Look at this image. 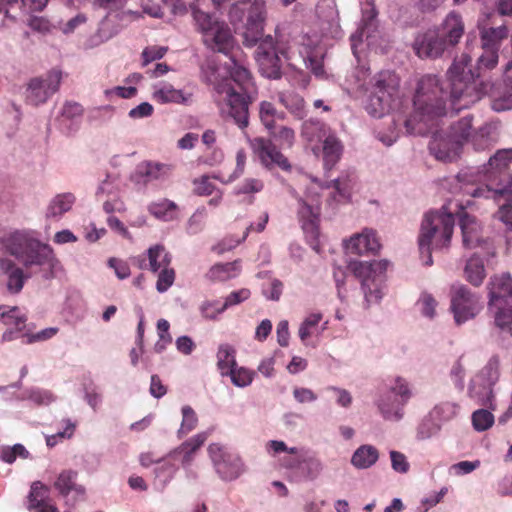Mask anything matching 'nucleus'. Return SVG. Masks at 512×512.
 <instances>
[{
	"label": "nucleus",
	"mask_w": 512,
	"mask_h": 512,
	"mask_svg": "<svg viewBox=\"0 0 512 512\" xmlns=\"http://www.w3.org/2000/svg\"><path fill=\"white\" fill-rule=\"evenodd\" d=\"M448 93L440 86L435 75H424L418 82L414 96V114L404 121L409 134L431 133L429 150L437 160L450 162L456 158L461 146L449 133L444 136L437 129L438 118L446 115Z\"/></svg>",
	"instance_id": "1"
},
{
	"label": "nucleus",
	"mask_w": 512,
	"mask_h": 512,
	"mask_svg": "<svg viewBox=\"0 0 512 512\" xmlns=\"http://www.w3.org/2000/svg\"><path fill=\"white\" fill-rule=\"evenodd\" d=\"M226 75L213 59H207L201 67L202 78L213 86L215 101L224 118H230L239 128L249 124V105L254 101L256 87L250 71L235 56L226 64Z\"/></svg>",
	"instance_id": "2"
},
{
	"label": "nucleus",
	"mask_w": 512,
	"mask_h": 512,
	"mask_svg": "<svg viewBox=\"0 0 512 512\" xmlns=\"http://www.w3.org/2000/svg\"><path fill=\"white\" fill-rule=\"evenodd\" d=\"M469 60L467 55H462L453 61L447 71L450 82L449 102L451 108L455 111L469 108L483 96L489 95L494 111L501 112L512 109V89L500 94L495 85L490 82L478 84L474 81V73L471 70L464 74Z\"/></svg>",
	"instance_id": "3"
},
{
	"label": "nucleus",
	"mask_w": 512,
	"mask_h": 512,
	"mask_svg": "<svg viewBox=\"0 0 512 512\" xmlns=\"http://www.w3.org/2000/svg\"><path fill=\"white\" fill-rule=\"evenodd\" d=\"M0 250L14 256L26 270L47 266L46 279L63 271L53 249L24 230H15L0 237Z\"/></svg>",
	"instance_id": "4"
},
{
	"label": "nucleus",
	"mask_w": 512,
	"mask_h": 512,
	"mask_svg": "<svg viewBox=\"0 0 512 512\" xmlns=\"http://www.w3.org/2000/svg\"><path fill=\"white\" fill-rule=\"evenodd\" d=\"M400 101V78L390 70L375 74L370 80V95L366 104L369 115L381 118L389 114Z\"/></svg>",
	"instance_id": "5"
},
{
	"label": "nucleus",
	"mask_w": 512,
	"mask_h": 512,
	"mask_svg": "<svg viewBox=\"0 0 512 512\" xmlns=\"http://www.w3.org/2000/svg\"><path fill=\"white\" fill-rule=\"evenodd\" d=\"M193 19L207 48L225 55L230 54L234 47V38L225 22L198 8L193 9Z\"/></svg>",
	"instance_id": "6"
},
{
	"label": "nucleus",
	"mask_w": 512,
	"mask_h": 512,
	"mask_svg": "<svg viewBox=\"0 0 512 512\" xmlns=\"http://www.w3.org/2000/svg\"><path fill=\"white\" fill-rule=\"evenodd\" d=\"M389 261L379 260L372 262L352 261L349 269L355 277L361 280V288L367 305L375 304L382 298V275L387 270Z\"/></svg>",
	"instance_id": "7"
},
{
	"label": "nucleus",
	"mask_w": 512,
	"mask_h": 512,
	"mask_svg": "<svg viewBox=\"0 0 512 512\" xmlns=\"http://www.w3.org/2000/svg\"><path fill=\"white\" fill-rule=\"evenodd\" d=\"M500 360L492 356L487 364L471 379L468 395L479 405L494 409L493 388L500 376Z\"/></svg>",
	"instance_id": "8"
},
{
	"label": "nucleus",
	"mask_w": 512,
	"mask_h": 512,
	"mask_svg": "<svg viewBox=\"0 0 512 512\" xmlns=\"http://www.w3.org/2000/svg\"><path fill=\"white\" fill-rule=\"evenodd\" d=\"M410 397L408 382L402 377H396L388 390L379 396L376 406L384 420L398 422L404 416V406Z\"/></svg>",
	"instance_id": "9"
},
{
	"label": "nucleus",
	"mask_w": 512,
	"mask_h": 512,
	"mask_svg": "<svg viewBox=\"0 0 512 512\" xmlns=\"http://www.w3.org/2000/svg\"><path fill=\"white\" fill-rule=\"evenodd\" d=\"M481 298L463 284L451 288V311L457 325L475 318L482 309Z\"/></svg>",
	"instance_id": "10"
},
{
	"label": "nucleus",
	"mask_w": 512,
	"mask_h": 512,
	"mask_svg": "<svg viewBox=\"0 0 512 512\" xmlns=\"http://www.w3.org/2000/svg\"><path fill=\"white\" fill-rule=\"evenodd\" d=\"M453 235V226H423L418 239L420 257L423 265L431 266L432 248L447 247Z\"/></svg>",
	"instance_id": "11"
},
{
	"label": "nucleus",
	"mask_w": 512,
	"mask_h": 512,
	"mask_svg": "<svg viewBox=\"0 0 512 512\" xmlns=\"http://www.w3.org/2000/svg\"><path fill=\"white\" fill-rule=\"evenodd\" d=\"M62 73L53 69L45 77H36L29 81L26 89V103L38 106L45 103L60 87Z\"/></svg>",
	"instance_id": "12"
},
{
	"label": "nucleus",
	"mask_w": 512,
	"mask_h": 512,
	"mask_svg": "<svg viewBox=\"0 0 512 512\" xmlns=\"http://www.w3.org/2000/svg\"><path fill=\"white\" fill-rule=\"evenodd\" d=\"M251 147L265 168L269 170L279 168L285 172L291 171L292 166L288 158L271 139L256 137L251 141Z\"/></svg>",
	"instance_id": "13"
},
{
	"label": "nucleus",
	"mask_w": 512,
	"mask_h": 512,
	"mask_svg": "<svg viewBox=\"0 0 512 512\" xmlns=\"http://www.w3.org/2000/svg\"><path fill=\"white\" fill-rule=\"evenodd\" d=\"M413 48L416 55L422 59L439 58L445 51L450 49L436 29L428 30L418 35L414 41Z\"/></svg>",
	"instance_id": "14"
},
{
	"label": "nucleus",
	"mask_w": 512,
	"mask_h": 512,
	"mask_svg": "<svg viewBox=\"0 0 512 512\" xmlns=\"http://www.w3.org/2000/svg\"><path fill=\"white\" fill-rule=\"evenodd\" d=\"M436 31L439 32L450 49L454 48L460 42L465 32L462 16L454 11L450 12Z\"/></svg>",
	"instance_id": "15"
},
{
	"label": "nucleus",
	"mask_w": 512,
	"mask_h": 512,
	"mask_svg": "<svg viewBox=\"0 0 512 512\" xmlns=\"http://www.w3.org/2000/svg\"><path fill=\"white\" fill-rule=\"evenodd\" d=\"M489 306L512 301V276L509 273L494 275L488 283Z\"/></svg>",
	"instance_id": "16"
},
{
	"label": "nucleus",
	"mask_w": 512,
	"mask_h": 512,
	"mask_svg": "<svg viewBox=\"0 0 512 512\" xmlns=\"http://www.w3.org/2000/svg\"><path fill=\"white\" fill-rule=\"evenodd\" d=\"M377 15L378 12L375 8L373 0H365V2L362 3L361 25L356 33L352 34L350 37L351 48L354 53L357 43L361 42L363 37L368 39L371 36V32L376 29Z\"/></svg>",
	"instance_id": "17"
},
{
	"label": "nucleus",
	"mask_w": 512,
	"mask_h": 512,
	"mask_svg": "<svg viewBox=\"0 0 512 512\" xmlns=\"http://www.w3.org/2000/svg\"><path fill=\"white\" fill-rule=\"evenodd\" d=\"M471 224L469 216L463 207H458L455 213L451 212L448 205L440 210H430L424 216L422 224Z\"/></svg>",
	"instance_id": "18"
},
{
	"label": "nucleus",
	"mask_w": 512,
	"mask_h": 512,
	"mask_svg": "<svg viewBox=\"0 0 512 512\" xmlns=\"http://www.w3.org/2000/svg\"><path fill=\"white\" fill-rule=\"evenodd\" d=\"M345 246L350 253L363 254L365 252L378 251L381 244L376 237L375 231L370 228H365L361 234H356L345 241Z\"/></svg>",
	"instance_id": "19"
},
{
	"label": "nucleus",
	"mask_w": 512,
	"mask_h": 512,
	"mask_svg": "<svg viewBox=\"0 0 512 512\" xmlns=\"http://www.w3.org/2000/svg\"><path fill=\"white\" fill-rule=\"evenodd\" d=\"M0 272L7 277L6 287L11 294H18L23 289L25 280L29 278L23 268L8 258H0Z\"/></svg>",
	"instance_id": "20"
},
{
	"label": "nucleus",
	"mask_w": 512,
	"mask_h": 512,
	"mask_svg": "<svg viewBox=\"0 0 512 512\" xmlns=\"http://www.w3.org/2000/svg\"><path fill=\"white\" fill-rule=\"evenodd\" d=\"M286 466L288 468L298 467L304 478L308 481L316 480L324 469V464L321 459L315 454L309 453L300 455L296 461H287Z\"/></svg>",
	"instance_id": "21"
},
{
	"label": "nucleus",
	"mask_w": 512,
	"mask_h": 512,
	"mask_svg": "<svg viewBox=\"0 0 512 512\" xmlns=\"http://www.w3.org/2000/svg\"><path fill=\"white\" fill-rule=\"evenodd\" d=\"M152 99L159 104L175 103L188 104L191 102L192 94L175 89L169 83H160L154 86Z\"/></svg>",
	"instance_id": "22"
},
{
	"label": "nucleus",
	"mask_w": 512,
	"mask_h": 512,
	"mask_svg": "<svg viewBox=\"0 0 512 512\" xmlns=\"http://www.w3.org/2000/svg\"><path fill=\"white\" fill-rule=\"evenodd\" d=\"M355 178L350 172L342 173L337 179L331 181L327 188H332L330 193L329 205L335 203H346L351 198L352 189L354 187Z\"/></svg>",
	"instance_id": "23"
},
{
	"label": "nucleus",
	"mask_w": 512,
	"mask_h": 512,
	"mask_svg": "<svg viewBox=\"0 0 512 512\" xmlns=\"http://www.w3.org/2000/svg\"><path fill=\"white\" fill-rule=\"evenodd\" d=\"M216 471L226 481L235 480L244 471V464L238 455L227 454L216 462Z\"/></svg>",
	"instance_id": "24"
},
{
	"label": "nucleus",
	"mask_w": 512,
	"mask_h": 512,
	"mask_svg": "<svg viewBox=\"0 0 512 512\" xmlns=\"http://www.w3.org/2000/svg\"><path fill=\"white\" fill-rule=\"evenodd\" d=\"M342 152L343 145L341 141L334 134L328 133L323 140L322 146L324 168L326 170L333 169L340 160Z\"/></svg>",
	"instance_id": "25"
},
{
	"label": "nucleus",
	"mask_w": 512,
	"mask_h": 512,
	"mask_svg": "<svg viewBox=\"0 0 512 512\" xmlns=\"http://www.w3.org/2000/svg\"><path fill=\"white\" fill-rule=\"evenodd\" d=\"M463 55H467L469 59H471V57L468 54L463 53ZM461 56L462 54L459 57H457V59H459ZM455 60L456 58L454 59V61ZM470 63L471 60H469V62L467 63V66L465 67L464 70V74L471 70L474 73V81H476L478 84L480 82H484L483 80L480 79L481 72L486 70H492L493 68L496 67L498 63V51L483 49L482 55L478 58L477 67L475 69H472Z\"/></svg>",
	"instance_id": "26"
},
{
	"label": "nucleus",
	"mask_w": 512,
	"mask_h": 512,
	"mask_svg": "<svg viewBox=\"0 0 512 512\" xmlns=\"http://www.w3.org/2000/svg\"><path fill=\"white\" fill-rule=\"evenodd\" d=\"M151 215L155 217L156 220L162 222H171L179 220V208L178 206L167 199H163L159 202H154L149 205L148 208Z\"/></svg>",
	"instance_id": "27"
},
{
	"label": "nucleus",
	"mask_w": 512,
	"mask_h": 512,
	"mask_svg": "<svg viewBox=\"0 0 512 512\" xmlns=\"http://www.w3.org/2000/svg\"><path fill=\"white\" fill-rule=\"evenodd\" d=\"M379 459L378 450L368 444L358 447L351 457V464L357 469H368Z\"/></svg>",
	"instance_id": "28"
},
{
	"label": "nucleus",
	"mask_w": 512,
	"mask_h": 512,
	"mask_svg": "<svg viewBox=\"0 0 512 512\" xmlns=\"http://www.w3.org/2000/svg\"><path fill=\"white\" fill-rule=\"evenodd\" d=\"M76 478L77 472L72 470L63 471L59 474L54 486L62 496H68L71 492L82 496L85 493V489L76 483Z\"/></svg>",
	"instance_id": "29"
},
{
	"label": "nucleus",
	"mask_w": 512,
	"mask_h": 512,
	"mask_svg": "<svg viewBox=\"0 0 512 512\" xmlns=\"http://www.w3.org/2000/svg\"><path fill=\"white\" fill-rule=\"evenodd\" d=\"M261 73L270 79L281 77V59L278 53H262V56H255Z\"/></svg>",
	"instance_id": "30"
},
{
	"label": "nucleus",
	"mask_w": 512,
	"mask_h": 512,
	"mask_svg": "<svg viewBox=\"0 0 512 512\" xmlns=\"http://www.w3.org/2000/svg\"><path fill=\"white\" fill-rule=\"evenodd\" d=\"M472 120L473 117L471 115H466L450 125L449 135L461 147L465 142L470 141L472 137L474 131Z\"/></svg>",
	"instance_id": "31"
},
{
	"label": "nucleus",
	"mask_w": 512,
	"mask_h": 512,
	"mask_svg": "<svg viewBox=\"0 0 512 512\" xmlns=\"http://www.w3.org/2000/svg\"><path fill=\"white\" fill-rule=\"evenodd\" d=\"M75 196L72 193H62L56 195L50 202L47 209V217L57 221V217L69 211L75 202Z\"/></svg>",
	"instance_id": "32"
},
{
	"label": "nucleus",
	"mask_w": 512,
	"mask_h": 512,
	"mask_svg": "<svg viewBox=\"0 0 512 512\" xmlns=\"http://www.w3.org/2000/svg\"><path fill=\"white\" fill-rule=\"evenodd\" d=\"M0 320L4 325L22 331L26 327V316L18 307L0 306Z\"/></svg>",
	"instance_id": "33"
},
{
	"label": "nucleus",
	"mask_w": 512,
	"mask_h": 512,
	"mask_svg": "<svg viewBox=\"0 0 512 512\" xmlns=\"http://www.w3.org/2000/svg\"><path fill=\"white\" fill-rule=\"evenodd\" d=\"M508 31L504 25L491 27L481 31L482 49L499 50L500 41L507 37Z\"/></svg>",
	"instance_id": "34"
},
{
	"label": "nucleus",
	"mask_w": 512,
	"mask_h": 512,
	"mask_svg": "<svg viewBox=\"0 0 512 512\" xmlns=\"http://www.w3.org/2000/svg\"><path fill=\"white\" fill-rule=\"evenodd\" d=\"M465 278L474 286H480L486 276L484 263L481 258L471 257L464 269Z\"/></svg>",
	"instance_id": "35"
},
{
	"label": "nucleus",
	"mask_w": 512,
	"mask_h": 512,
	"mask_svg": "<svg viewBox=\"0 0 512 512\" xmlns=\"http://www.w3.org/2000/svg\"><path fill=\"white\" fill-rule=\"evenodd\" d=\"M208 438V432H201L182 443L176 450L183 454L182 464L189 465L193 459V454L205 443Z\"/></svg>",
	"instance_id": "36"
},
{
	"label": "nucleus",
	"mask_w": 512,
	"mask_h": 512,
	"mask_svg": "<svg viewBox=\"0 0 512 512\" xmlns=\"http://www.w3.org/2000/svg\"><path fill=\"white\" fill-rule=\"evenodd\" d=\"M279 101L297 119H303L305 117V101L299 94L280 93Z\"/></svg>",
	"instance_id": "37"
},
{
	"label": "nucleus",
	"mask_w": 512,
	"mask_h": 512,
	"mask_svg": "<svg viewBox=\"0 0 512 512\" xmlns=\"http://www.w3.org/2000/svg\"><path fill=\"white\" fill-rule=\"evenodd\" d=\"M495 308L494 322L495 325L503 332L512 335V304L504 303L489 306Z\"/></svg>",
	"instance_id": "38"
},
{
	"label": "nucleus",
	"mask_w": 512,
	"mask_h": 512,
	"mask_svg": "<svg viewBox=\"0 0 512 512\" xmlns=\"http://www.w3.org/2000/svg\"><path fill=\"white\" fill-rule=\"evenodd\" d=\"M149 268L156 273L169 266L171 262L170 254L162 245H155L148 249Z\"/></svg>",
	"instance_id": "39"
},
{
	"label": "nucleus",
	"mask_w": 512,
	"mask_h": 512,
	"mask_svg": "<svg viewBox=\"0 0 512 512\" xmlns=\"http://www.w3.org/2000/svg\"><path fill=\"white\" fill-rule=\"evenodd\" d=\"M236 351L229 344H221L217 352V367L222 376L228 375L232 367L236 366Z\"/></svg>",
	"instance_id": "40"
},
{
	"label": "nucleus",
	"mask_w": 512,
	"mask_h": 512,
	"mask_svg": "<svg viewBox=\"0 0 512 512\" xmlns=\"http://www.w3.org/2000/svg\"><path fill=\"white\" fill-rule=\"evenodd\" d=\"M259 117L264 127L272 131L275 129L276 120H283L285 118L284 112H279L275 106L268 101H262L259 107Z\"/></svg>",
	"instance_id": "41"
},
{
	"label": "nucleus",
	"mask_w": 512,
	"mask_h": 512,
	"mask_svg": "<svg viewBox=\"0 0 512 512\" xmlns=\"http://www.w3.org/2000/svg\"><path fill=\"white\" fill-rule=\"evenodd\" d=\"M238 274V262L216 264L210 268L206 277L211 281H227Z\"/></svg>",
	"instance_id": "42"
},
{
	"label": "nucleus",
	"mask_w": 512,
	"mask_h": 512,
	"mask_svg": "<svg viewBox=\"0 0 512 512\" xmlns=\"http://www.w3.org/2000/svg\"><path fill=\"white\" fill-rule=\"evenodd\" d=\"M242 36L245 46L253 47L257 45L258 41L263 37V22L247 18Z\"/></svg>",
	"instance_id": "43"
},
{
	"label": "nucleus",
	"mask_w": 512,
	"mask_h": 512,
	"mask_svg": "<svg viewBox=\"0 0 512 512\" xmlns=\"http://www.w3.org/2000/svg\"><path fill=\"white\" fill-rule=\"evenodd\" d=\"M328 133L326 125L317 120H308L302 125L301 134L309 142L321 140L325 138Z\"/></svg>",
	"instance_id": "44"
},
{
	"label": "nucleus",
	"mask_w": 512,
	"mask_h": 512,
	"mask_svg": "<svg viewBox=\"0 0 512 512\" xmlns=\"http://www.w3.org/2000/svg\"><path fill=\"white\" fill-rule=\"evenodd\" d=\"M459 406L453 402H442L436 405L430 413V417L438 423L453 419L458 413Z\"/></svg>",
	"instance_id": "45"
},
{
	"label": "nucleus",
	"mask_w": 512,
	"mask_h": 512,
	"mask_svg": "<svg viewBox=\"0 0 512 512\" xmlns=\"http://www.w3.org/2000/svg\"><path fill=\"white\" fill-rule=\"evenodd\" d=\"M320 207L310 204L307 201L300 200L298 208V217L302 224H317L319 222Z\"/></svg>",
	"instance_id": "46"
},
{
	"label": "nucleus",
	"mask_w": 512,
	"mask_h": 512,
	"mask_svg": "<svg viewBox=\"0 0 512 512\" xmlns=\"http://www.w3.org/2000/svg\"><path fill=\"white\" fill-rule=\"evenodd\" d=\"M460 228L464 247L475 248L484 242L480 226H460Z\"/></svg>",
	"instance_id": "47"
},
{
	"label": "nucleus",
	"mask_w": 512,
	"mask_h": 512,
	"mask_svg": "<svg viewBox=\"0 0 512 512\" xmlns=\"http://www.w3.org/2000/svg\"><path fill=\"white\" fill-rule=\"evenodd\" d=\"M491 129V125L484 124L479 129L473 131L470 141L476 150H485L491 146Z\"/></svg>",
	"instance_id": "48"
},
{
	"label": "nucleus",
	"mask_w": 512,
	"mask_h": 512,
	"mask_svg": "<svg viewBox=\"0 0 512 512\" xmlns=\"http://www.w3.org/2000/svg\"><path fill=\"white\" fill-rule=\"evenodd\" d=\"M29 456V451L22 444L0 447V458L8 464L13 463L17 457L27 459Z\"/></svg>",
	"instance_id": "49"
},
{
	"label": "nucleus",
	"mask_w": 512,
	"mask_h": 512,
	"mask_svg": "<svg viewBox=\"0 0 512 512\" xmlns=\"http://www.w3.org/2000/svg\"><path fill=\"white\" fill-rule=\"evenodd\" d=\"M182 422L178 430V436L182 437L194 430L198 423V417L195 411L188 405L182 407Z\"/></svg>",
	"instance_id": "50"
},
{
	"label": "nucleus",
	"mask_w": 512,
	"mask_h": 512,
	"mask_svg": "<svg viewBox=\"0 0 512 512\" xmlns=\"http://www.w3.org/2000/svg\"><path fill=\"white\" fill-rule=\"evenodd\" d=\"M232 383L237 387H246L252 383L254 372L244 368L234 366L231 369V372H228V375Z\"/></svg>",
	"instance_id": "51"
},
{
	"label": "nucleus",
	"mask_w": 512,
	"mask_h": 512,
	"mask_svg": "<svg viewBox=\"0 0 512 512\" xmlns=\"http://www.w3.org/2000/svg\"><path fill=\"white\" fill-rule=\"evenodd\" d=\"M270 135L275 138L281 148L290 149L294 145L295 132L292 128L281 126L277 131H270Z\"/></svg>",
	"instance_id": "52"
},
{
	"label": "nucleus",
	"mask_w": 512,
	"mask_h": 512,
	"mask_svg": "<svg viewBox=\"0 0 512 512\" xmlns=\"http://www.w3.org/2000/svg\"><path fill=\"white\" fill-rule=\"evenodd\" d=\"M494 423L493 414L486 409H479L472 414V424L475 430L485 431Z\"/></svg>",
	"instance_id": "53"
},
{
	"label": "nucleus",
	"mask_w": 512,
	"mask_h": 512,
	"mask_svg": "<svg viewBox=\"0 0 512 512\" xmlns=\"http://www.w3.org/2000/svg\"><path fill=\"white\" fill-rule=\"evenodd\" d=\"M47 488L40 481H35L31 485V490L28 495V508L35 509L38 506H41L43 502H45Z\"/></svg>",
	"instance_id": "54"
},
{
	"label": "nucleus",
	"mask_w": 512,
	"mask_h": 512,
	"mask_svg": "<svg viewBox=\"0 0 512 512\" xmlns=\"http://www.w3.org/2000/svg\"><path fill=\"white\" fill-rule=\"evenodd\" d=\"M245 163H246V153L243 149H240L236 153V168H235L234 172L227 179H224L220 175H216V174H214L212 176V178L217 179L224 184L230 183V182L234 181L235 179L239 178L243 174L244 168H245Z\"/></svg>",
	"instance_id": "55"
},
{
	"label": "nucleus",
	"mask_w": 512,
	"mask_h": 512,
	"mask_svg": "<svg viewBox=\"0 0 512 512\" xmlns=\"http://www.w3.org/2000/svg\"><path fill=\"white\" fill-rule=\"evenodd\" d=\"M441 428V424L435 421L433 418L425 419L418 427L417 438L420 440H426L436 435Z\"/></svg>",
	"instance_id": "56"
},
{
	"label": "nucleus",
	"mask_w": 512,
	"mask_h": 512,
	"mask_svg": "<svg viewBox=\"0 0 512 512\" xmlns=\"http://www.w3.org/2000/svg\"><path fill=\"white\" fill-rule=\"evenodd\" d=\"M211 177L208 175H202L199 178L193 180V190L197 195L209 196L211 195L216 187L211 182Z\"/></svg>",
	"instance_id": "57"
},
{
	"label": "nucleus",
	"mask_w": 512,
	"mask_h": 512,
	"mask_svg": "<svg viewBox=\"0 0 512 512\" xmlns=\"http://www.w3.org/2000/svg\"><path fill=\"white\" fill-rule=\"evenodd\" d=\"M264 188V183L258 178H246L236 187V194H254L261 192Z\"/></svg>",
	"instance_id": "58"
},
{
	"label": "nucleus",
	"mask_w": 512,
	"mask_h": 512,
	"mask_svg": "<svg viewBox=\"0 0 512 512\" xmlns=\"http://www.w3.org/2000/svg\"><path fill=\"white\" fill-rule=\"evenodd\" d=\"M250 297V291L248 289H240L238 291L231 292L226 298L218 312H224L227 308L240 304Z\"/></svg>",
	"instance_id": "59"
},
{
	"label": "nucleus",
	"mask_w": 512,
	"mask_h": 512,
	"mask_svg": "<svg viewBox=\"0 0 512 512\" xmlns=\"http://www.w3.org/2000/svg\"><path fill=\"white\" fill-rule=\"evenodd\" d=\"M169 170V166L165 164L149 162L144 166L142 173L145 175L147 180H155L166 175Z\"/></svg>",
	"instance_id": "60"
},
{
	"label": "nucleus",
	"mask_w": 512,
	"mask_h": 512,
	"mask_svg": "<svg viewBox=\"0 0 512 512\" xmlns=\"http://www.w3.org/2000/svg\"><path fill=\"white\" fill-rule=\"evenodd\" d=\"M175 280V272L171 268H164L160 271L158 275V280L156 283V289L158 292L163 293L172 286Z\"/></svg>",
	"instance_id": "61"
},
{
	"label": "nucleus",
	"mask_w": 512,
	"mask_h": 512,
	"mask_svg": "<svg viewBox=\"0 0 512 512\" xmlns=\"http://www.w3.org/2000/svg\"><path fill=\"white\" fill-rule=\"evenodd\" d=\"M167 52L166 47L161 46H149L146 47L142 52V66H147L149 63L155 60L161 59Z\"/></svg>",
	"instance_id": "62"
},
{
	"label": "nucleus",
	"mask_w": 512,
	"mask_h": 512,
	"mask_svg": "<svg viewBox=\"0 0 512 512\" xmlns=\"http://www.w3.org/2000/svg\"><path fill=\"white\" fill-rule=\"evenodd\" d=\"M418 303L421 305V312L424 316L433 318L435 316V309L437 301L429 293H422Z\"/></svg>",
	"instance_id": "63"
},
{
	"label": "nucleus",
	"mask_w": 512,
	"mask_h": 512,
	"mask_svg": "<svg viewBox=\"0 0 512 512\" xmlns=\"http://www.w3.org/2000/svg\"><path fill=\"white\" fill-rule=\"evenodd\" d=\"M390 458L391 466L394 471L402 474L408 472L410 465L403 453L392 450L390 451Z\"/></svg>",
	"instance_id": "64"
}]
</instances>
